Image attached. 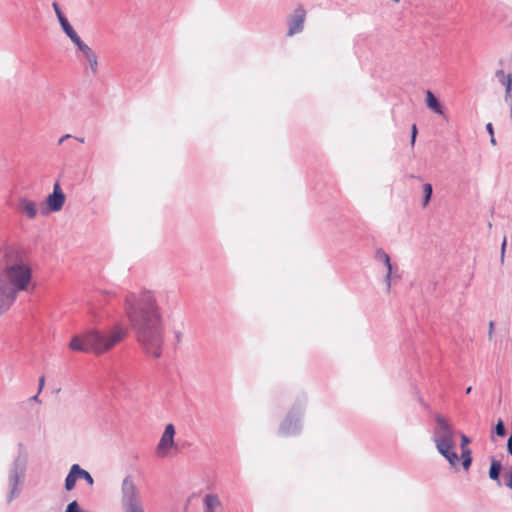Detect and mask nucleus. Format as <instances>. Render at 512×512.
Masks as SVG:
<instances>
[{
    "mask_svg": "<svg viewBox=\"0 0 512 512\" xmlns=\"http://www.w3.org/2000/svg\"><path fill=\"white\" fill-rule=\"evenodd\" d=\"M305 17L306 11L304 8L301 6L297 7L288 20V36L302 32Z\"/></svg>",
    "mask_w": 512,
    "mask_h": 512,
    "instance_id": "11",
    "label": "nucleus"
},
{
    "mask_svg": "<svg viewBox=\"0 0 512 512\" xmlns=\"http://www.w3.org/2000/svg\"><path fill=\"white\" fill-rule=\"evenodd\" d=\"M65 194L62 191L59 182L53 186V192L48 194L46 200L40 204V213L44 216L52 212H58L65 203Z\"/></svg>",
    "mask_w": 512,
    "mask_h": 512,
    "instance_id": "8",
    "label": "nucleus"
},
{
    "mask_svg": "<svg viewBox=\"0 0 512 512\" xmlns=\"http://www.w3.org/2000/svg\"><path fill=\"white\" fill-rule=\"evenodd\" d=\"M505 485L508 488H512V466L509 468V471L505 475Z\"/></svg>",
    "mask_w": 512,
    "mask_h": 512,
    "instance_id": "26",
    "label": "nucleus"
},
{
    "mask_svg": "<svg viewBox=\"0 0 512 512\" xmlns=\"http://www.w3.org/2000/svg\"><path fill=\"white\" fill-rule=\"evenodd\" d=\"M375 258L377 260L383 262L387 268L385 282L387 284V289L389 290L390 286H391V277H392V269H393L391 261H390V257L384 250L378 249L375 253Z\"/></svg>",
    "mask_w": 512,
    "mask_h": 512,
    "instance_id": "14",
    "label": "nucleus"
},
{
    "mask_svg": "<svg viewBox=\"0 0 512 512\" xmlns=\"http://www.w3.org/2000/svg\"><path fill=\"white\" fill-rule=\"evenodd\" d=\"M71 41L72 43L76 46L77 50L79 52H83L87 47H89L81 38L80 36L76 33L75 30H73L72 32H70L69 34L66 35Z\"/></svg>",
    "mask_w": 512,
    "mask_h": 512,
    "instance_id": "21",
    "label": "nucleus"
},
{
    "mask_svg": "<svg viewBox=\"0 0 512 512\" xmlns=\"http://www.w3.org/2000/svg\"><path fill=\"white\" fill-rule=\"evenodd\" d=\"M471 391H472V387H471V386H469V387H467V388H466L465 393H466V394H470V393H471Z\"/></svg>",
    "mask_w": 512,
    "mask_h": 512,
    "instance_id": "37",
    "label": "nucleus"
},
{
    "mask_svg": "<svg viewBox=\"0 0 512 512\" xmlns=\"http://www.w3.org/2000/svg\"><path fill=\"white\" fill-rule=\"evenodd\" d=\"M507 102H510V104L512 105V93L510 92V96L508 97V100H506Z\"/></svg>",
    "mask_w": 512,
    "mask_h": 512,
    "instance_id": "38",
    "label": "nucleus"
},
{
    "mask_svg": "<svg viewBox=\"0 0 512 512\" xmlns=\"http://www.w3.org/2000/svg\"><path fill=\"white\" fill-rule=\"evenodd\" d=\"M175 427L172 423L165 426L164 432L157 445L156 453L160 457L167 454V450L174 446Z\"/></svg>",
    "mask_w": 512,
    "mask_h": 512,
    "instance_id": "10",
    "label": "nucleus"
},
{
    "mask_svg": "<svg viewBox=\"0 0 512 512\" xmlns=\"http://www.w3.org/2000/svg\"><path fill=\"white\" fill-rule=\"evenodd\" d=\"M507 453L512 456V430L507 441Z\"/></svg>",
    "mask_w": 512,
    "mask_h": 512,
    "instance_id": "28",
    "label": "nucleus"
},
{
    "mask_svg": "<svg viewBox=\"0 0 512 512\" xmlns=\"http://www.w3.org/2000/svg\"><path fill=\"white\" fill-rule=\"evenodd\" d=\"M495 76L506 88L505 100H508L510 92L512 91V74H505L503 70H497Z\"/></svg>",
    "mask_w": 512,
    "mask_h": 512,
    "instance_id": "20",
    "label": "nucleus"
},
{
    "mask_svg": "<svg viewBox=\"0 0 512 512\" xmlns=\"http://www.w3.org/2000/svg\"><path fill=\"white\" fill-rule=\"evenodd\" d=\"M306 399L302 397L298 399L290 411L287 413L284 420L279 426V434L285 437L295 436L300 433L302 428V416L304 414Z\"/></svg>",
    "mask_w": 512,
    "mask_h": 512,
    "instance_id": "7",
    "label": "nucleus"
},
{
    "mask_svg": "<svg viewBox=\"0 0 512 512\" xmlns=\"http://www.w3.org/2000/svg\"><path fill=\"white\" fill-rule=\"evenodd\" d=\"M77 480H84L89 486L94 485L92 475L79 464H73L65 477V490L68 492L72 491L75 488Z\"/></svg>",
    "mask_w": 512,
    "mask_h": 512,
    "instance_id": "9",
    "label": "nucleus"
},
{
    "mask_svg": "<svg viewBox=\"0 0 512 512\" xmlns=\"http://www.w3.org/2000/svg\"><path fill=\"white\" fill-rule=\"evenodd\" d=\"M32 269L24 263L7 264L0 273V316L10 309L19 292L27 291Z\"/></svg>",
    "mask_w": 512,
    "mask_h": 512,
    "instance_id": "2",
    "label": "nucleus"
},
{
    "mask_svg": "<svg viewBox=\"0 0 512 512\" xmlns=\"http://www.w3.org/2000/svg\"><path fill=\"white\" fill-rule=\"evenodd\" d=\"M493 329H494V322H490L489 323V332H488V336H489V339L492 338V335H493Z\"/></svg>",
    "mask_w": 512,
    "mask_h": 512,
    "instance_id": "33",
    "label": "nucleus"
},
{
    "mask_svg": "<svg viewBox=\"0 0 512 512\" xmlns=\"http://www.w3.org/2000/svg\"><path fill=\"white\" fill-rule=\"evenodd\" d=\"M82 56L88 62L89 70L92 75L98 73V56L91 47H87L83 52Z\"/></svg>",
    "mask_w": 512,
    "mask_h": 512,
    "instance_id": "16",
    "label": "nucleus"
},
{
    "mask_svg": "<svg viewBox=\"0 0 512 512\" xmlns=\"http://www.w3.org/2000/svg\"><path fill=\"white\" fill-rule=\"evenodd\" d=\"M31 401L40 402L39 393L35 394L30 398Z\"/></svg>",
    "mask_w": 512,
    "mask_h": 512,
    "instance_id": "35",
    "label": "nucleus"
},
{
    "mask_svg": "<svg viewBox=\"0 0 512 512\" xmlns=\"http://www.w3.org/2000/svg\"><path fill=\"white\" fill-rule=\"evenodd\" d=\"M121 507L123 512H145L140 490L131 476H126L122 481Z\"/></svg>",
    "mask_w": 512,
    "mask_h": 512,
    "instance_id": "6",
    "label": "nucleus"
},
{
    "mask_svg": "<svg viewBox=\"0 0 512 512\" xmlns=\"http://www.w3.org/2000/svg\"><path fill=\"white\" fill-rule=\"evenodd\" d=\"M65 512H84V511L80 508L78 502L76 500H74L67 505Z\"/></svg>",
    "mask_w": 512,
    "mask_h": 512,
    "instance_id": "25",
    "label": "nucleus"
},
{
    "mask_svg": "<svg viewBox=\"0 0 512 512\" xmlns=\"http://www.w3.org/2000/svg\"><path fill=\"white\" fill-rule=\"evenodd\" d=\"M205 512H216V509L221 506V502L216 494H206L203 500Z\"/></svg>",
    "mask_w": 512,
    "mask_h": 512,
    "instance_id": "18",
    "label": "nucleus"
},
{
    "mask_svg": "<svg viewBox=\"0 0 512 512\" xmlns=\"http://www.w3.org/2000/svg\"><path fill=\"white\" fill-rule=\"evenodd\" d=\"M69 138H72V136L70 134H65L64 136H62L59 140H58V145H61L65 140L69 139Z\"/></svg>",
    "mask_w": 512,
    "mask_h": 512,
    "instance_id": "32",
    "label": "nucleus"
},
{
    "mask_svg": "<svg viewBox=\"0 0 512 512\" xmlns=\"http://www.w3.org/2000/svg\"><path fill=\"white\" fill-rule=\"evenodd\" d=\"M510 113H511V116H512V104H511V109H510Z\"/></svg>",
    "mask_w": 512,
    "mask_h": 512,
    "instance_id": "40",
    "label": "nucleus"
},
{
    "mask_svg": "<svg viewBox=\"0 0 512 512\" xmlns=\"http://www.w3.org/2000/svg\"><path fill=\"white\" fill-rule=\"evenodd\" d=\"M77 141L81 142V143H84V138H75Z\"/></svg>",
    "mask_w": 512,
    "mask_h": 512,
    "instance_id": "39",
    "label": "nucleus"
},
{
    "mask_svg": "<svg viewBox=\"0 0 512 512\" xmlns=\"http://www.w3.org/2000/svg\"><path fill=\"white\" fill-rule=\"evenodd\" d=\"M433 441L438 453L443 456L452 467L459 464V457L454 450V430L448 421L440 414L435 417Z\"/></svg>",
    "mask_w": 512,
    "mask_h": 512,
    "instance_id": "4",
    "label": "nucleus"
},
{
    "mask_svg": "<svg viewBox=\"0 0 512 512\" xmlns=\"http://www.w3.org/2000/svg\"><path fill=\"white\" fill-rule=\"evenodd\" d=\"M52 7L55 11L59 24L61 26L62 31L67 35L74 30L72 25L69 23L67 17L63 14L59 4L57 2L52 3Z\"/></svg>",
    "mask_w": 512,
    "mask_h": 512,
    "instance_id": "15",
    "label": "nucleus"
},
{
    "mask_svg": "<svg viewBox=\"0 0 512 512\" xmlns=\"http://www.w3.org/2000/svg\"><path fill=\"white\" fill-rule=\"evenodd\" d=\"M491 438L493 439L494 435L499 437H505L507 435V429L505 427L504 421L500 418L492 429Z\"/></svg>",
    "mask_w": 512,
    "mask_h": 512,
    "instance_id": "23",
    "label": "nucleus"
},
{
    "mask_svg": "<svg viewBox=\"0 0 512 512\" xmlns=\"http://www.w3.org/2000/svg\"><path fill=\"white\" fill-rule=\"evenodd\" d=\"M5 259L7 262H12V261H14L13 263L23 262L20 251L15 248H9L5 252Z\"/></svg>",
    "mask_w": 512,
    "mask_h": 512,
    "instance_id": "22",
    "label": "nucleus"
},
{
    "mask_svg": "<svg viewBox=\"0 0 512 512\" xmlns=\"http://www.w3.org/2000/svg\"><path fill=\"white\" fill-rule=\"evenodd\" d=\"M506 243H507L506 237H504L503 242H502V246H501V261H503V259H504Z\"/></svg>",
    "mask_w": 512,
    "mask_h": 512,
    "instance_id": "29",
    "label": "nucleus"
},
{
    "mask_svg": "<svg viewBox=\"0 0 512 512\" xmlns=\"http://www.w3.org/2000/svg\"><path fill=\"white\" fill-rule=\"evenodd\" d=\"M486 131L488 132V134L491 136V135H494V128H493V125L492 123H487L486 124Z\"/></svg>",
    "mask_w": 512,
    "mask_h": 512,
    "instance_id": "30",
    "label": "nucleus"
},
{
    "mask_svg": "<svg viewBox=\"0 0 512 512\" xmlns=\"http://www.w3.org/2000/svg\"><path fill=\"white\" fill-rule=\"evenodd\" d=\"M44 383H45V378L44 376H41L39 378V388H38V393H40L43 389V386H44Z\"/></svg>",
    "mask_w": 512,
    "mask_h": 512,
    "instance_id": "31",
    "label": "nucleus"
},
{
    "mask_svg": "<svg viewBox=\"0 0 512 512\" xmlns=\"http://www.w3.org/2000/svg\"><path fill=\"white\" fill-rule=\"evenodd\" d=\"M502 470V464L499 460L495 459L494 457L491 458L490 461V468H489V478L493 481H496L498 485H501L500 480V473Z\"/></svg>",
    "mask_w": 512,
    "mask_h": 512,
    "instance_id": "19",
    "label": "nucleus"
},
{
    "mask_svg": "<svg viewBox=\"0 0 512 512\" xmlns=\"http://www.w3.org/2000/svg\"><path fill=\"white\" fill-rule=\"evenodd\" d=\"M433 188L430 183H426L423 186V206H426L431 200Z\"/></svg>",
    "mask_w": 512,
    "mask_h": 512,
    "instance_id": "24",
    "label": "nucleus"
},
{
    "mask_svg": "<svg viewBox=\"0 0 512 512\" xmlns=\"http://www.w3.org/2000/svg\"><path fill=\"white\" fill-rule=\"evenodd\" d=\"M18 209L25 214L28 219H34L38 213L36 202L26 197H20L18 199Z\"/></svg>",
    "mask_w": 512,
    "mask_h": 512,
    "instance_id": "12",
    "label": "nucleus"
},
{
    "mask_svg": "<svg viewBox=\"0 0 512 512\" xmlns=\"http://www.w3.org/2000/svg\"><path fill=\"white\" fill-rule=\"evenodd\" d=\"M394 2H399L400 0H393Z\"/></svg>",
    "mask_w": 512,
    "mask_h": 512,
    "instance_id": "41",
    "label": "nucleus"
},
{
    "mask_svg": "<svg viewBox=\"0 0 512 512\" xmlns=\"http://www.w3.org/2000/svg\"><path fill=\"white\" fill-rule=\"evenodd\" d=\"M471 442L470 438L461 434V464L465 471H468L472 465V456L471 450L467 447V445Z\"/></svg>",
    "mask_w": 512,
    "mask_h": 512,
    "instance_id": "13",
    "label": "nucleus"
},
{
    "mask_svg": "<svg viewBox=\"0 0 512 512\" xmlns=\"http://www.w3.org/2000/svg\"><path fill=\"white\" fill-rule=\"evenodd\" d=\"M124 311L142 352L147 357L160 358L164 347V325L154 292L128 293Z\"/></svg>",
    "mask_w": 512,
    "mask_h": 512,
    "instance_id": "1",
    "label": "nucleus"
},
{
    "mask_svg": "<svg viewBox=\"0 0 512 512\" xmlns=\"http://www.w3.org/2000/svg\"><path fill=\"white\" fill-rule=\"evenodd\" d=\"M426 105L427 107L438 115H444V108L441 102L436 98L432 91H426Z\"/></svg>",
    "mask_w": 512,
    "mask_h": 512,
    "instance_id": "17",
    "label": "nucleus"
},
{
    "mask_svg": "<svg viewBox=\"0 0 512 512\" xmlns=\"http://www.w3.org/2000/svg\"><path fill=\"white\" fill-rule=\"evenodd\" d=\"M417 133H418L417 126H416V124H413L411 127V145L412 146H414V144H415Z\"/></svg>",
    "mask_w": 512,
    "mask_h": 512,
    "instance_id": "27",
    "label": "nucleus"
},
{
    "mask_svg": "<svg viewBox=\"0 0 512 512\" xmlns=\"http://www.w3.org/2000/svg\"><path fill=\"white\" fill-rule=\"evenodd\" d=\"M490 143H491L493 146H495V145L497 144V142H496V139H495V136H494V135H491V136H490Z\"/></svg>",
    "mask_w": 512,
    "mask_h": 512,
    "instance_id": "36",
    "label": "nucleus"
},
{
    "mask_svg": "<svg viewBox=\"0 0 512 512\" xmlns=\"http://www.w3.org/2000/svg\"><path fill=\"white\" fill-rule=\"evenodd\" d=\"M19 451L17 456L13 459L7 475L8 494L7 502L11 503L17 498L22 491L26 479V472L28 466V454L22 443L18 445Z\"/></svg>",
    "mask_w": 512,
    "mask_h": 512,
    "instance_id": "5",
    "label": "nucleus"
},
{
    "mask_svg": "<svg viewBox=\"0 0 512 512\" xmlns=\"http://www.w3.org/2000/svg\"><path fill=\"white\" fill-rule=\"evenodd\" d=\"M126 335L127 332L119 326L105 332L91 330L83 336H73L68 347L72 351L103 354L120 343Z\"/></svg>",
    "mask_w": 512,
    "mask_h": 512,
    "instance_id": "3",
    "label": "nucleus"
},
{
    "mask_svg": "<svg viewBox=\"0 0 512 512\" xmlns=\"http://www.w3.org/2000/svg\"><path fill=\"white\" fill-rule=\"evenodd\" d=\"M175 338L177 340V342H180L181 339H182V333L180 331H175Z\"/></svg>",
    "mask_w": 512,
    "mask_h": 512,
    "instance_id": "34",
    "label": "nucleus"
}]
</instances>
